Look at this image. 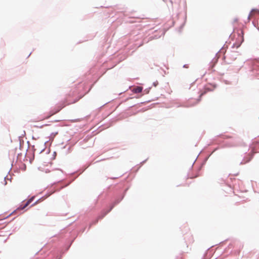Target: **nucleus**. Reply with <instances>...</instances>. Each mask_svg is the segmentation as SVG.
I'll list each match as a JSON object with an SVG mask.
<instances>
[{"instance_id": "7ed1b4c3", "label": "nucleus", "mask_w": 259, "mask_h": 259, "mask_svg": "<svg viewBox=\"0 0 259 259\" xmlns=\"http://www.w3.org/2000/svg\"><path fill=\"white\" fill-rule=\"evenodd\" d=\"M65 106V105H62V106H58L57 107V109L55 110V111H51L50 114L47 117H45L44 119H47L48 118H49L50 117H51V116L53 115L54 114L57 113V112H58L61 109H62L63 107H64Z\"/></svg>"}, {"instance_id": "39448f33", "label": "nucleus", "mask_w": 259, "mask_h": 259, "mask_svg": "<svg viewBox=\"0 0 259 259\" xmlns=\"http://www.w3.org/2000/svg\"><path fill=\"white\" fill-rule=\"evenodd\" d=\"M143 88L141 87H137L133 89V92L135 93H140L142 91Z\"/></svg>"}, {"instance_id": "20e7f679", "label": "nucleus", "mask_w": 259, "mask_h": 259, "mask_svg": "<svg viewBox=\"0 0 259 259\" xmlns=\"http://www.w3.org/2000/svg\"><path fill=\"white\" fill-rule=\"evenodd\" d=\"M34 197H32L31 198H30L24 205H21L18 208L20 210H22L26 208L33 200Z\"/></svg>"}, {"instance_id": "f03ea898", "label": "nucleus", "mask_w": 259, "mask_h": 259, "mask_svg": "<svg viewBox=\"0 0 259 259\" xmlns=\"http://www.w3.org/2000/svg\"><path fill=\"white\" fill-rule=\"evenodd\" d=\"M257 14H259V10L256 9H252L248 15V19L250 20L253 17L254 15Z\"/></svg>"}, {"instance_id": "f257e3e1", "label": "nucleus", "mask_w": 259, "mask_h": 259, "mask_svg": "<svg viewBox=\"0 0 259 259\" xmlns=\"http://www.w3.org/2000/svg\"><path fill=\"white\" fill-rule=\"evenodd\" d=\"M237 35L238 37L237 38V42L236 45H237V47H239L240 46V45L242 43V42L244 41V33L242 30H239L237 32Z\"/></svg>"}, {"instance_id": "423d86ee", "label": "nucleus", "mask_w": 259, "mask_h": 259, "mask_svg": "<svg viewBox=\"0 0 259 259\" xmlns=\"http://www.w3.org/2000/svg\"><path fill=\"white\" fill-rule=\"evenodd\" d=\"M198 176V175L196 174L195 175H189V177L190 179H193V178L197 177Z\"/></svg>"}, {"instance_id": "1a4fd4ad", "label": "nucleus", "mask_w": 259, "mask_h": 259, "mask_svg": "<svg viewBox=\"0 0 259 259\" xmlns=\"http://www.w3.org/2000/svg\"><path fill=\"white\" fill-rule=\"evenodd\" d=\"M192 81H190L189 82V84H192Z\"/></svg>"}, {"instance_id": "0eeeda50", "label": "nucleus", "mask_w": 259, "mask_h": 259, "mask_svg": "<svg viewBox=\"0 0 259 259\" xmlns=\"http://www.w3.org/2000/svg\"><path fill=\"white\" fill-rule=\"evenodd\" d=\"M199 101H200V99H199V100H197L195 102V103H194L192 105H195V104H197V103L199 102Z\"/></svg>"}, {"instance_id": "6e6552de", "label": "nucleus", "mask_w": 259, "mask_h": 259, "mask_svg": "<svg viewBox=\"0 0 259 259\" xmlns=\"http://www.w3.org/2000/svg\"><path fill=\"white\" fill-rule=\"evenodd\" d=\"M203 95V93H201L200 96H199V98H200L201 97V96Z\"/></svg>"}]
</instances>
